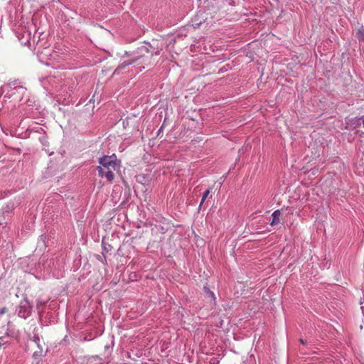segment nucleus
Returning a JSON list of instances; mask_svg holds the SVG:
<instances>
[{"label": "nucleus", "instance_id": "dca6fc26", "mask_svg": "<svg viewBox=\"0 0 364 364\" xmlns=\"http://www.w3.org/2000/svg\"><path fill=\"white\" fill-rule=\"evenodd\" d=\"M154 62V61H151V60H149L146 64H151V63H153Z\"/></svg>", "mask_w": 364, "mask_h": 364}, {"label": "nucleus", "instance_id": "9d476101", "mask_svg": "<svg viewBox=\"0 0 364 364\" xmlns=\"http://www.w3.org/2000/svg\"><path fill=\"white\" fill-rule=\"evenodd\" d=\"M37 346H38V347L41 349V350H40L39 352L36 351V352L33 353V356H34V357H36L37 355H41V353H42V351H43V349H42V348H41V346L40 343H38V344H37Z\"/></svg>", "mask_w": 364, "mask_h": 364}, {"label": "nucleus", "instance_id": "1a4fd4ad", "mask_svg": "<svg viewBox=\"0 0 364 364\" xmlns=\"http://www.w3.org/2000/svg\"><path fill=\"white\" fill-rule=\"evenodd\" d=\"M47 301H46V302ZM45 303H46V301H40L39 299L35 300L36 307L37 309H40L41 306H42Z\"/></svg>", "mask_w": 364, "mask_h": 364}, {"label": "nucleus", "instance_id": "39448f33", "mask_svg": "<svg viewBox=\"0 0 364 364\" xmlns=\"http://www.w3.org/2000/svg\"><path fill=\"white\" fill-rule=\"evenodd\" d=\"M133 63H134L133 60H126V61H124L121 65H119L117 68V69L114 70V73H119L121 70L124 69V68H126L127 66L131 65Z\"/></svg>", "mask_w": 364, "mask_h": 364}, {"label": "nucleus", "instance_id": "9b49d317", "mask_svg": "<svg viewBox=\"0 0 364 364\" xmlns=\"http://www.w3.org/2000/svg\"><path fill=\"white\" fill-rule=\"evenodd\" d=\"M32 341L35 342L36 344H38V343H40V338L38 335H34L32 338Z\"/></svg>", "mask_w": 364, "mask_h": 364}, {"label": "nucleus", "instance_id": "4468645a", "mask_svg": "<svg viewBox=\"0 0 364 364\" xmlns=\"http://www.w3.org/2000/svg\"><path fill=\"white\" fill-rule=\"evenodd\" d=\"M7 311V309L6 307H3L0 309V316L4 314Z\"/></svg>", "mask_w": 364, "mask_h": 364}, {"label": "nucleus", "instance_id": "6e6552de", "mask_svg": "<svg viewBox=\"0 0 364 364\" xmlns=\"http://www.w3.org/2000/svg\"><path fill=\"white\" fill-rule=\"evenodd\" d=\"M10 342H11V341L9 340L6 336H0V347L4 346V344L9 343Z\"/></svg>", "mask_w": 364, "mask_h": 364}, {"label": "nucleus", "instance_id": "ddd939ff", "mask_svg": "<svg viewBox=\"0 0 364 364\" xmlns=\"http://www.w3.org/2000/svg\"><path fill=\"white\" fill-rule=\"evenodd\" d=\"M210 363L211 364H218L219 363V360H218V358H211Z\"/></svg>", "mask_w": 364, "mask_h": 364}, {"label": "nucleus", "instance_id": "f3484780", "mask_svg": "<svg viewBox=\"0 0 364 364\" xmlns=\"http://www.w3.org/2000/svg\"><path fill=\"white\" fill-rule=\"evenodd\" d=\"M159 51L156 52V55H159Z\"/></svg>", "mask_w": 364, "mask_h": 364}, {"label": "nucleus", "instance_id": "20e7f679", "mask_svg": "<svg viewBox=\"0 0 364 364\" xmlns=\"http://www.w3.org/2000/svg\"><path fill=\"white\" fill-rule=\"evenodd\" d=\"M4 336H6L9 340L11 341V339L16 338L18 335L17 331H16L14 328H8Z\"/></svg>", "mask_w": 364, "mask_h": 364}, {"label": "nucleus", "instance_id": "f8f14e48", "mask_svg": "<svg viewBox=\"0 0 364 364\" xmlns=\"http://www.w3.org/2000/svg\"><path fill=\"white\" fill-rule=\"evenodd\" d=\"M205 293L207 294H210V296H214V293L210 291L209 288L207 287H204Z\"/></svg>", "mask_w": 364, "mask_h": 364}, {"label": "nucleus", "instance_id": "f257e3e1", "mask_svg": "<svg viewBox=\"0 0 364 364\" xmlns=\"http://www.w3.org/2000/svg\"><path fill=\"white\" fill-rule=\"evenodd\" d=\"M99 164L100 166L97 167L99 176L112 183L115 177L114 171L118 167L116 156H104L99 159Z\"/></svg>", "mask_w": 364, "mask_h": 364}, {"label": "nucleus", "instance_id": "423d86ee", "mask_svg": "<svg viewBox=\"0 0 364 364\" xmlns=\"http://www.w3.org/2000/svg\"><path fill=\"white\" fill-rule=\"evenodd\" d=\"M356 36L360 41H364V28L363 26L358 30Z\"/></svg>", "mask_w": 364, "mask_h": 364}, {"label": "nucleus", "instance_id": "2eb2a0df", "mask_svg": "<svg viewBox=\"0 0 364 364\" xmlns=\"http://www.w3.org/2000/svg\"><path fill=\"white\" fill-rule=\"evenodd\" d=\"M299 342H300V343H301L304 346H306L307 344V341L304 340L303 338H300Z\"/></svg>", "mask_w": 364, "mask_h": 364}, {"label": "nucleus", "instance_id": "f03ea898", "mask_svg": "<svg viewBox=\"0 0 364 364\" xmlns=\"http://www.w3.org/2000/svg\"><path fill=\"white\" fill-rule=\"evenodd\" d=\"M33 299L34 297H32V299H29L28 297H24L21 301L17 309L18 316L26 319L31 315L34 308Z\"/></svg>", "mask_w": 364, "mask_h": 364}, {"label": "nucleus", "instance_id": "7ed1b4c3", "mask_svg": "<svg viewBox=\"0 0 364 364\" xmlns=\"http://www.w3.org/2000/svg\"><path fill=\"white\" fill-rule=\"evenodd\" d=\"M280 215H281V212L279 210H275L272 214V220L270 223V225L272 226L273 225H277L279 223V218H280Z\"/></svg>", "mask_w": 364, "mask_h": 364}, {"label": "nucleus", "instance_id": "0eeeda50", "mask_svg": "<svg viewBox=\"0 0 364 364\" xmlns=\"http://www.w3.org/2000/svg\"><path fill=\"white\" fill-rule=\"evenodd\" d=\"M210 193V190L208 189L206 190L203 194V196H202V199H201V201L200 203V205H199V208H201L202 205L203 204V203L205 202V200H206L207 197L208 196Z\"/></svg>", "mask_w": 364, "mask_h": 364}]
</instances>
